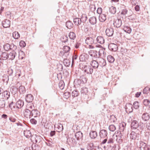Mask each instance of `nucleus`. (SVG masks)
Masks as SVG:
<instances>
[{"label":"nucleus","instance_id":"obj_1","mask_svg":"<svg viewBox=\"0 0 150 150\" xmlns=\"http://www.w3.org/2000/svg\"><path fill=\"white\" fill-rule=\"evenodd\" d=\"M96 35H91L90 37L86 38L85 40L86 43L88 45H92L95 43Z\"/></svg>","mask_w":150,"mask_h":150},{"label":"nucleus","instance_id":"obj_2","mask_svg":"<svg viewBox=\"0 0 150 150\" xmlns=\"http://www.w3.org/2000/svg\"><path fill=\"white\" fill-rule=\"evenodd\" d=\"M82 68L84 72L87 74H91L93 71V69L89 65H83Z\"/></svg>","mask_w":150,"mask_h":150},{"label":"nucleus","instance_id":"obj_3","mask_svg":"<svg viewBox=\"0 0 150 150\" xmlns=\"http://www.w3.org/2000/svg\"><path fill=\"white\" fill-rule=\"evenodd\" d=\"M41 139L42 138L40 137L35 135H32L31 138V141L34 143H36L38 142L40 143Z\"/></svg>","mask_w":150,"mask_h":150},{"label":"nucleus","instance_id":"obj_4","mask_svg":"<svg viewBox=\"0 0 150 150\" xmlns=\"http://www.w3.org/2000/svg\"><path fill=\"white\" fill-rule=\"evenodd\" d=\"M130 139L135 140H138L139 139V134L134 132H132L130 134Z\"/></svg>","mask_w":150,"mask_h":150},{"label":"nucleus","instance_id":"obj_5","mask_svg":"<svg viewBox=\"0 0 150 150\" xmlns=\"http://www.w3.org/2000/svg\"><path fill=\"white\" fill-rule=\"evenodd\" d=\"M139 146L140 147L143 148V150H150V146L142 141L139 142Z\"/></svg>","mask_w":150,"mask_h":150},{"label":"nucleus","instance_id":"obj_6","mask_svg":"<svg viewBox=\"0 0 150 150\" xmlns=\"http://www.w3.org/2000/svg\"><path fill=\"white\" fill-rule=\"evenodd\" d=\"M108 48L111 51H116L118 49V46L116 44L111 43L108 45Z\"/></svg>","mask_w":150,"mask_h":150},{"label":"nucleus","instance_id":"obj_7","mask_svg":"<svg viewBox=\"0 0 150 150\" xmlns=\"http://www.w3.org/2000/svg\"><path fill=\"white\" fill-rule=\"evenodd\" d=\"M122 24V21L120 19L117 18L114 19L113 25L115 27L119 28L121 26Z\"/></svg>","mask_w":150,"mask_h":150},{"label":"nucleus","instance_id":"obj_8","mask_svg":"<svg viewBox=\"0 0 150 150\" xmlns=\"http://www.w3.org/2000/svg\"><path fill=\"white\" fill-rule=\"evenodd\" d=\"M125 109L127 112L131 113L132 112L133 110L132 105L130 103H127L125 107Z\"/></svg>","mask_w":150,"mask_h":150},{"label":"nucleus","instance_id":"obj_9","mask_svg":"<svg viewBox=\"0 0 150 150\" xmlns=\"http://www.w3.org/2000/svg\"><path fill=\"white\" fill-rule=\"evenodd\" d=\"M89 56L87 54L84 53L81 54L79 57V59L81 61H86L89 58Z\"/></svg>","mask_w":150,"mask_h":150},{"label":"nucleus","instance_id":"obj_10","mask_svg":"<svg viewBox=\"0 0 150 150\" xmlns=\"http://www.w3.org/2000/svg\"><path fill=\"white\" fill-rule=\"evenodd\" d=\"M107 131L105 129H103L100 130L99 133V136L102 138H105L107 136Z\"/></svg>","mask_w":150,"mask_h":150},{"label":"nucleus","instance_id":"obj_11","mask_svg":"<svg viewBox=\"0 0 150 150\" xmlns=\"http://www.w3.org/2000/svg\"><path fill=\"white\" fill-rule=\"evenodd\" d=\"M11 22L9 20L5 19L2 21V26L4 28L9 27L10 25Z\"/></svg>","mask_w":150,"mask_h":150},{"label":"nucleus","instance_id":"obj_12","mask_svg":"<svg viewBox=\"0 0 150 150\" xmlns=\"http://www.w3.org/2000/svg\"><path fill=\"white\" fill-rule=\"evenodd\" d=\"M106 35L108 37H111L113 35L114 33L113 29L111 28H108L106 30Z\"/></svg>","mask_w":150,"mask_h":150},{"label":"nucleus","instance_id":"obj_13","mask_svg":"<svg viewBox=\"0 0 150 150\" xmlns=\"http://www.w3.org/2000/svg\"><path fill=\"white\" fill-rule=\"evenodd\" d=\"M23 114L24 116L26 118L30 119L31 117V111L30 110L25 109Z\"/></svg>","mask_w":150,"mask_h":150},{"label":"nucleus","instance_id":"obj_14","mask_svg":"<svg viewBox=\"0 0 150 150\" xmlns=\"http://www.w3.org/2000/svg\"><path fill=\"white\" fill-rule=\"evenodd\" d=\"M24 104V102L22 100H19L16 103V109L21 108Z\"/></svg>","mask_w":150,"mask_h":150},{"label":"nucleus","instance_id":"obj_15","mask_svg":"<svg viewBox=\"0 0 150 150\" xmlns=\"http://www.w3.org/2000/svg\"><path fill=\"white\" fill-rule=\"evenodd\" d=\"M40 115V112L36 109L31 111V117L33 116L35 117L39 116Z\"/></svg>","mask_w":150,"mask_h":150},{"label":"nucleus","instance_id":"obj_16","mask_svg":"<svg viewBox=\"0 0 150 150\" xmlns=\"http://www.w3.org/2000/svg\"><path fill=\"white\" fill-rule=\"evenodd\" d=\"M139 125L138 122L136 120H133L132 122L131 126L132 129H136L139 127Z\"/></svg>","mask_w":150,"mask_h":150},{"label":"nucleus","instance_id":"obj_17","mask_svg":"<svg viewBox=\"0 0 150 150\" xmlns=\"http://www.w3.org/2000/svg\"><path fill=\"white\" fill-rule=\"evenodd\" d=\"M33 96L31 94L27 95L25 98L26 101L28 103H31L33 100Z\"/></svg>","mask_w":150,"mask_h":150},{"label":"nucleus","instance_id":"obj_18","mask_svg":"<svg viewBox=\"0 0 150 150\" xmlns=\"http://www.w3.org/2000/svg\"><path fill=\"white\" fill-rule=\"evenodd\" d=\"M128 10L125 8L123 9L122 10L121 14L123 16L128 17L130 16L132 12H131L130 13L128 14Z\"/></svg>","mask_w":150,"mask_h":150},{"label":"nucleus","instance_id":"obj_19","mask_svg":"<svg viewBox=\"0 0 150 150\" xmlns=\"http://www.w3.org/2000/svg\"><path fill=\"white\" fill-rule=\"evenodd\" d=\"M150 118V116L149 114L147 113H144L142 115V120L144 121L149 120Z\"/></svg>","mask_w":150,"mask_h":150},{"label":"nucleus","instance_id":"obj_20","mask_svg":"<svg viewBox=\"0 0 150 150\" xmlns=\"http://www.w3.org/2000/svg\"><path fill=\"white\" fill-rule=\"evenodd\" d=\"M16 54V52L12 51L9 53L8 54V59L9 60H12L13 59L15 58Z\"/></svg>","mask_w":150,"mask_h":150},{"label":"nucleus","instance_id":"obj_21","mask_svg":"<svg viewBox=\"0 0 150 150\" xmlns=\"http://www.w3.org/2000/svg\"><path fill=\"white\" fill-rule=\"evenodd\" d=\"M91 65L94 69L97 68L99 66L98 62L95 60H93L91 61Z\"/></svg>","mask_w":150,"mask_h":150},{"label":"nucleus","instance_id":"obj_22","mask_svg":"<svg viewBox=\"0 0 150 150\" xmlns=\"http://www.w3.org/2000/svg\"><path fill=\"white\" fill-rule=\"evenodd\" d=\"M88 53L91 57H98L97 52L96 51L93 50H90L88 52Z\"/></svg>","mask_w":150,"mask_h":150},{"label":"nucleus","instance_id":"obj_23","mask_svg":"<svg viewBox=\"0 0 150 150\" xmlns=\"http://www.w3.org/2000/svg\"><path fill=\"white\" fill-rule=\"evenodd\" d=\"M99 65L101 67H103L106 65V62L102 58H100L98 60Z\"/></svg>","mask_w":150,"mask_h":150},{"label":"nucleus","instance_id":"obj_24","mask_svg":"<svg viewBox=\"0 0 150 150\" xmlns=\"http://www.w3.org/2000/svg\"><path fill=\"white\" fill-rule=\"evenodd\" d=\"M75 135L77 140L82 139L83 137V133L81 131L76 132Z\"/></svg>","mask_w":150,"mask_h":150},{"label":"nucleus","instance_id":"obj_25","mask_svg":"<svg viewBox=\"0 0 150 150\" xmlns=\"http://www.w3.org/2000/svg\"><path fill=\"white\" fill-rule=\"evenodd\" d=\"M90 137L92 139H95L97 136V134L95 131H91L89 133Z\"/></svg>","mask_w":150,"mask_h":150},{"label":"nucleus","instance_id":"obj_26","mask_svg":"<svg viewBox=\"0 0 150 150\" xmlns=\"http://www.w3.org/2000/svg\"><path fill=\"white\" fill-rule=\"evenodd\" d=\"M96 41L99 43L102 44L104 43L105 40L101 36L97 37L96 39Z\"/></svg>","mask_w":150,"mask_h":150},{"label":"nucleus","instance_id":"obj_27","mask_svg":"<svg viewBox=\"0 0 150 150\" xmlns=\"http://www.w3.org/2000/svg\"><path fill=\"white\" fill-rule=\"evenodd\" d=\"M73 22L76 25L78 26L81 23V18H74Z\"/></svg>","mask_w":150,"mask_h":150},{"label":"nucleus","instance_id":"obj_28","mask_svg":"<svg viewBox=\"0 0 150 150\" xmlns=\"http://www.w3.org/2000/svg\"><path fill=\"white\" fill-rule=\"evenodd\" d=\"M0 56L3 60H6L8 58V53L5 52H2L0 55Z\"/></svg>","mask_w":150,"mask_h":150},{"label":"nucleus","instance_id":"obj_29","mask_svg":"<svg viewBox=\"0 0 150 150\" xmlns=\"http://www.w3.org/2000/svg\"><path fill=\"white\" fill-rule=\"evenodd\" d=\"M116 136L117 137L116 139V141L120 143H122V135L121 132L119 134L116 135Z\"/></svg>","mask_w":150,"mask_h":150},{"label":"nucleus","instance_id":"obj_30","mask_svg":"<svg viewBox=\"0 0 150 150\" xmlns=\"http://www.w3.org/2000/svg\"><path fill=\"white\" fill-rule=\"evenodd\" d=\"M26 109H28L30 111H32L35 109V107L33 103H30L27 105Z\"/></svg>","mask_w":150,"mask_h":150},{"label":"nucleus","instance_id":"obj_31","mask_svg":"<svg viewBox=\"0 0 150 150\" xmlns=\"http://www.w3.org/2000/svg\"><path fill=\"white\" fill-rule=\"evenodd\" d=\"M67 27L69 29H71L73 27V24L70 21H67L66 23Z\"/></svg>","mask_w":150,"mask_h":150},{"label":"nucleus","instance_id":"obj_32","mask_svg":"<svg viewBox=\"0 0 150 150\" xmlns=\"http://www.w3.org/2000/svg\"><path fill=\"white\" fill-rule=\"evenodd\" d=\"M106 17L105 15L102 14H100L99 16V20L101 22H104L106 20Z\"/></svg>","mask_w":150,"mask_h":150},{"label":"nucleus","instance_id":"obj_33","mask_svg":"<svg viewBox=\"0 0 150 150\" xmlns=\"http://www.w3.org/2000/svg\"><path fill=\"white\" fill-rule=\"evenodd\" d=\"M89 21L91 24L94 25L96 23V18L95 17H92L90 18Z\"/></svg>","mask_w":150,"mask_h":150},{"label":"nucleus","instance_id":"obj_34","mask_svg":"<svg viewBox=\"0 0 150 150\" xmlns=\"http://www.w3.org/2000/svg\"><path fill=\"white\" fill-rule=\"evenodd\" d=\"M5 98V99L7 100L10 96V93L8 91H4L2 93Z\"/></svg>","mask_w":150,"mask_h":150},{"label":"nucleus","instance_id":"obj_35","mask_svg":"<svg viewBox=\"0 0 150 150\" xmlns=\"http://www.w3.org/2000/svg\"><path fill=\"white\" fill-rule=\"evenodd\" d=\"M24 134L25 136L27 138L30 137L32 136L30 131L27 130L24 131Z\"/></svg>","mask_w":150,"mask_h":150},{"label":"nucleus","instance_id":"obj_36","mask_svg":"<svg viewBox=\"0 0 150 150\" xmlns=\"http://www.w3.org/2000/svg\"><path fill=\"white\" fill-rule=\"evenodd\" d=\"M80 81H81V83L84 84L85 83H86L87 81V79L86 77V76L82 75L80 77Z\"/></svg>","mask_w":150,"mask_h":150},{"label":"nucleus","instance_id":"obj_37","mask_svg":"<svg viewBox=\"0 0 150 150\" xmlns=\"http://www.w3.org/2000/svg\"><path fill=\"white\" fill-rule=\"evenodd\" d=\"M58 129L57 130L58 132H61L63 129V127L62 124L60 123H58L57 125Z\"/></svg>","mask_w":150,"mask_h":150},{"label":"nucleus","instance_id":"obj_38","mask_svg":"<svg viewBox=\"0 0 150 150\" xmlns=\"http://www.w3.org/2000/svg\"><path fill=\"white\" fill-rule=\"evenodd\" d=\"M13 37V38L16 39H18L20 37V35L18 32H14L12 34Z\"/></svg>","mask_w":150,"mask_h":150},{"label":"nucleus","instance_id":"obj_39","mask_svg":"<svg viewBox=\"0 0 150 150\" xmlns=\"http://www.w3.org/2000/svg\"><path fill=\"white\" fill-rule=\"evenodd\" d=\"M88 88L86 87H83L81 88V93L83 95H86L88 93Z\"/></svg>","mask_w":150,"mask_h":150},{"label":"nucleus","instance_id":"obj_40","mask_svg":"<svg viewBox=\"0 0 150 150\" xmlns=\"http://www.w3.org/2000/svg\"><path fill=\"white\" fill-rule=\"evenodd\" d=\"M69 37L71 39L74 40L76 38V34L73 32H70L69 33Z\"/></svg>","mask_w":150,"mask_h":150},{"label":"nucleus","instance_id":"obj_41","mask_svg":"<svg viewBox=\"0 0 150 150\" xmlns=\"http://www.w3.org/2000/svg\"><path fill=\"white\" fill-rule=\"evenodd\" d=\"M107 59L108 62L111 63H113L115 61V59L113 57L110 55L108 56Z\"/></svg>","mask_w":150,"mask_h":150},{"label":"nucleus","instance_id":"obj_42","mask_svg":"<svg viewBox=\"0 0 150 150\" xmlns=\"http://www.w3.org/2000/svg\"><path fill=\"white\" fill-rule=\"evenodd\" d=\"M63 63L66 67H69L70 64V61L67 59H64L63 61Z\"/></svg>","mask_w":150,"mask_h":150},{"label":"nucleus","instance_id":"obj_43","mask_svg":"<svg viewBox=\"0 0 150 150\" xmlns=\"http://www.w3.org/2000/svg\"><path fill=\"white\" fill-rule=\"evenodd\" d=\"M2 80L4 82L7 83L9 80L8 76L7 75H4L2 77Z\"/></svg>","mask_w":150,"mask_h":150},{"label":"nucleus","instance_id":"obj_44","mask_svg":"<svg viewBox=\"0 0 150 150\" xmlns=\"http://www.w3.org/2000/svg\"><path fill=\"white\" fill-rule=\"evenodd\" d=\"M109 11L111 13L115 14L116 12V8L115 7L112 6L109 8Z\"/></svg>","mask_w":150,"mask_h":150},{"label":"nucleus","instance_id":"obj_45","mask_svg":"<svg viewBox=\"0 0 150 150\" xmlns=\"http://www.w3.org/2000/svg\"><path fill=\"white\" fill-rule=\"evenodd\" d=\"M123 30L125 32L128 33H130L132 31V29L130 28L127 26L123 28Z\"/></svg>","mask_w":150,"mask_h":150},{"label":"nucleus","instance_id":"obj_46","mask_svg":"<svg viewBox=\"0 0 150 150\" xmlns=\"http://www.w3.org/2000/svg\"><path fill=\"white\" fill-rule=\"evenodd\" d=\"M87 19V17L86 15L83 14L81 15V22L84 23L85 22Z\"/></svg>","mask_w":150,"mask_h":150},{"label":"nucleus","instance_id":"obj_47","mask_svg":"<svg viewBox=\"0 0 150 150\" xmlns=\"http://www.w3.org/2000/svg\"><path fill=\"white\" fill-rule=\"evenodd\" d=\"M70 47L67 46H64V47L63 48V51H64V54L65 53H68L69 52V51L70 50Z\"/></svg>","mask_w":150,"mask_h":150},{"label":"nucleus","instance_id":"obj_48","mask_svg":"<svg viewBox=\"0 0 150 150\" xmlns=\"http://www.w3.org/2000/svg\"><path fill=\"white\" fill-rule=\"evenodd\" d=\"M15 105L16 103L12 101L9 104V107L10 108L11 110L16 109Z\"/></svg>","mask_w":150,"mask_h":150},{"label":"nucleus","instance_id":"obj_49","mask_svg":"<svg viewBox=\"0 0 150 150\" xmlns=\"http://www.w3.org/2000/svg\"><path fill=\"white\" fill-rule=\"evenodd\" d=\"M94 144L92 143L88 144L87 148L88 150H92L93 149Z\"/></svg>","mask_w":150,"mask_h":150},{"label":"nucleus","instance_id":"obj_50","mask_svg":"<svg viewBox=\"0 0 150 150\" xmlns=\"http://www.w3.org/2000/svg\"><path fill=\"white\" fill-rule=\"evenodd\" d=\"M143 103L145 106H148L150 103V100L147 99H144L143 100Z\"/></svg>","mask_w":150,"mask_h":150},{"label":"nucleus","instance_id":"obj_51","mask_svg":"<svg viewBox=\"0 0 150 150\" xmlns=\"http://www.w3.org/2000/svg\"><path fill=\"white\" fill-rule=\"evenodd\" d=\"M10 44L8 43L4 45V49L6 51H8L10 50Z\"/></svg>","mask_w":150,"mask_h":150},{"label":"nucleus","instance_id":"obj_52","mask_svg":"<svg viewBox=\"0 0 150 150\" xmlns=\"http://www.w3.org/2000/svg\"><path fill=\"white\" fill-rule=\"evenodd\" d=\"M79 94L78 91L77 90H74L71 93L72 96L74 97L78 96Z\"/></svg>","mask_w":150,"mask_h":150},{"label":"nucleus","instance_id":"obj_53","mask_svg":"<svg viewBox=\"0 0 150 150\" xmlns=\"http://www.w3.org/2000/svg\"><path fill=\"white\" fill-rule=\"evenodd\" d=\"M105 50L104 49H101L99 50L98 52V57L100 56H101L102 54L105 55V53L104 52Z\"/></svg>","mask_w":150,"mask_h":150},{"label":"nucleus","instance_id":"obj_54","mask_svg":"<svg viewBox=\"0 0 150 150\" xmlns=\"http://www.w3.org/2000/svg\"><path fill=\"white\" fill-rule=\"evenodd\" d=\"M17 91L18 88L15 86H13L11 88V91L13 93H16Z\"/></svg>","mask_w":150,"mask_h":150},{"label":"nucleus","instance_id":"obj_55","mask_svg":"<svg viewBox=\"0 0 150 150\" xmlns=\"http://www.w3.org/2000/svg\"><path fill=\"white\" fill-rule=\"evenodd\" d=\"M109 130L111 132H114L116 129L115 126L113 125H111L109 126Z\"/></svg>","mask_w":150,"mask_h":150},{"label":"nucleus","instance_id":"obj_56","mask_svg":"<svg viewBox=\"0 0 150 150\" xmlns=\"http://www.w3.org/2000/svg\"><path fill=\"white\" fill-rule=\"evenodd\" d=\"M5 102L4 100L0 99V108H4L5 106Z\"/></svg>","mask_w":150,"mask_h":150},{"label":"nucleus","instance_id":"obj_57","mask_svg":"<svg viewBox=\"0 0 150 150\" xmlns=\"http://www.w3.org/2000/svg\"><path fill=\"white\" fill-rule=\"evenodd\" d=\"M19 92L21 93H24L25 92V88L24 87L22 86H20L18 88Z\"/></svg>","mask_w":150,"mask_h":150},{"label":"nucleus","instance_id":"obj_58","mask_svg":"<svg viewBox=\"0 0 150 150\" xmlns=\"http://www.w3.org/2000/svg\"><path fill=\"white\" fill-rule=\"evenodd\" d=\"M59 86L61 89H63L64 88V83L63 81H61L59 82Z\"/></svg>","mask_w":150,"mask_h":150},{"label":"nucleus","instance_id":"obj_59","mask_svg":"<svg viewBox=\"0 0 150 150\" xmlns=\"http://www.w3.org/2000/svg\"><path fill=\"white\" fill-rule=\"evenodd\" d=\"M133 105L134 108L135 109H137L139 107V103L137 101H135L133 103Z\"/></svg>","mask_w":150,"mask_h":150},{"label":"nucleus","instance_id":"obj_60","mask_svg":"<svg viewBox=\"0 0 150 150\" xmlns=\"http://www.w3.org/2000/svg\"><path fill=\"white\" fill-rule=\"evenodd\" d=\"M68 40V37L66 36H63L61 39L62 41L64 43L67 42Z\"/></svg>","mask_w":150,"mask_h":150},{"label":"nucleus","instance_id":"obj_61","mask_svg":"<svg viewBox=\"0 0 150 150\" xmlns=\"http://www.w3.org/2000/svg\"><path fill=\"white\" fill-rule=\"evenodd\" d=\"M113 139L112 138H110L108 140H107V143L110 146V145L113 143Z\"/></svg>","mask_w":150,"mask_h":150},{"label":"nucleus","instance_id":"obj_62","mask_svg":"<svg viewBox=\"0 0 150 150\" xmlns=\"http://www.w3.org/2000/svg\"><path fill=\"white\" fill-rule=\"evenodd\" d=\"M25 45L26 44L23 41L21 40L19 42V45L21 47H24L25 46Z\"/></svg>","mask_w":150,"mask_h":150},{"label":"nucleus","instance_id":"obj_63","mask_svg":"<svg viewBox=\"0 0 150 150\" xmlns=\"http://www.w3.org/2000/svg\"><path fill=\"white\" fill-rule=\"evenodd\" d=\"M78 57V55L75 54L72 57V64L74 63V60H76L77 59Z\"/></svg>","mask_w":150,"mask_h":150},{"label":"nucleus","instance_id":"obj_64","mask_svg":"<svg viewBox=\"0 0 150 150\" xmlns=\"http://www.w3.org/2000/svg\"><path fill=\"white\" fill-rule=\"evenodd\" d=\"M8 74L9 76H11L12 75L13 73V70L11 69H9L8 70Z\"/></svg>","mask_w":150,"mask_h":150}]
</instances>
